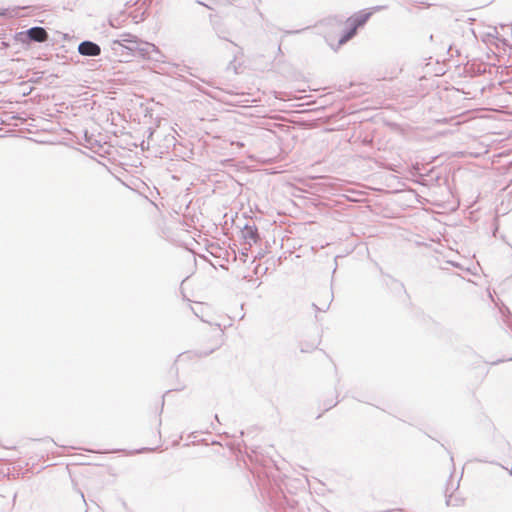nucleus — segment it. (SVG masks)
I'll list each match as a JSON object with an SVG mask.
<instances>
[{"label":"nucleus","mask_w":512,"mask_h":512,"mask_svg":"<svg viewBox=\"0 0 512 512\" xmlns=\"http://www.w3.org/2000/svg\"><path fill=\"white\" fill-rule=\"evenodd\" d=\"M26 35L33 42H44L48 38V33L43 27H32L26 31Z\"/></svg>","instance_id":"4"},{"label":"nucleus","mask_w":512,"mask_h":512,"mask_svg":"<svg viewBox=\"0 0 512 512\" xmlns=\"http://www.w3.org/2000/svg\"><path fill=\"white\" fill-rule=\"evenodd\" d=\"M139 40L135 35L123 33L119 38L112 40L111 49L121 57H130L134 54V48H137Z\"/></svg>","instance_id":"1"},{"label":"nucleus","mask_w":512,"mask_h":512,"mask_svg":"<svg viewBox=\"0 0 512 512\" xmlns=\"http://www.w3.org/2000/svg\"><path fill=\"white\" fill-rule=\"evenodd\" d=\"M450 459H451V462L453 463L454 457L452 455L450 456Z\"/></svg>","instance_id":"15"},{"label":"nucleus","mask_w":512,"mask_h":512,"mask_svg":"<svg viewBox=\"0 0 512 512\" xmlns=\"http://www.w3.org/2000/svg\"><path fill=\"white\" fill-rule=\"evenodd\" d=\"M459 481L454 482L452 476L450 477L449 481L446 484L445 487V498H446V505L447 506H457L459 504V500L457 498H454V492L458 490L459 488Z\"/></svg>","instance_id":"3"},{"label":"nucleus","mask_w":512,"mask_h":512,"mask_svg":"<svg viewBox=\"0 0 512 512\" xmlns=\"http://www.w3.org/2000/svg\"><path fill=\"white\" fill-rule=\"evenodd\" d=\"M330 397L323 400L322 406L324 407L325 411L330 410L338 403V391L335 387L331 389L329 392Z\"/></svg>","instance_id":"8"},{"label":"nucleus","mask_w":512,"mask_h":512,"mask_svg":"<svg viewBox=\"0 0 512 512\" xmlns=\"http://www.w3.org/2000/svg\"><path fill=\"white\" fill-rule=\"evenodd\" d=\"M163 57H164V55L162 54V52L159 50V48L157 46H155V50L153 52H151L148 60L159 62V61H162Z\"/></svg>","instance_id":"10"},{"label":"nucleus","mask_w":512,"mask_h":512,"mask_svg":"<svg viewBox=\"0 0 512 512\" xmlns=\"http://www.w3.org/2000/svg\"><path fill=\"white\" fill-rule=\"evenodd\" d=\"M242 238L248 243L250 246L252 244H256L259 240V233L256 226L245 225L242 230Z\"/></svg>","instance_id":"5"},{"label":"nucleus","mask_w":512,"mask_h":512,"mask_svg":"<svg viewBox=\"0 0 512 512\" xmlns=\"http://www.w3.org/2000/svg\"><path fill=\"white\" fill-rule=\"evenodd\" d=\"M356 32H357L356 26H353L351 23H349V28L339 38L337 45L334 46L333 44H330L331 48H333L334 50H337L338 48H340V46H342L343 44L348 42L350 39H352L356 35Z\"/></svg>","instance_id":"7"},{"label":"nucleus","mask_w":512,"mask_h":512,"mask_svg":"<svg viewBox=\"0 0 512 512\" xmlns=\"http://www.w3.org/2000/svg\"><path fill=\"white\" fill-rule=\"evenodd\" d=\"M333 299V293L332 292H329L328 293V303L325 307H318L316 304H313V307L317 310V311H326L329 306H330V303Z\"/></svg>","instance_id":"11"},{"label":"nucleus","mask_w":512,"mask_h":512,"mask_svg":"<svg viewBox=\"0 0 512 512\" xmlns=\"http://www.w3.org/2000/svg\"><path fill=\"white\" fill-rule=\"evenodd\" d=\"M78 52L82 56L95 57L101 54V48L97 43L85 40L78 45Z\"/></svg>","instance_id":"2"},{"label":"nucleus","mask_w":512,"mask_h":512,"mask_svg":"<svg viewBox=\"0 0 512 512\" xmlns=\"http://www.w3.org/2000/svg\"><path fill=\"white\" fill-rule=\"evenodd\" d=\"M137 48H134V53H137L140 57L148 59L151 52L155 50V45L149 42L139 40Z\"/></svg>","instance_id":"6"},{"label":"nucleus","mask_w":512,"mask_h":512,"mask_svg":"<svg viewBox=\"0 0 512 512\" xmlns=\"http://www.w3.org/2000/svg\"><path fill=\"white\" fill-rule=\"evenodd\" d=\"M356 399L360 402L369 403V399L367 397H363V398L356 397Z\"/></svg>","instance_id":"12"},{"label":"nucleus","mask_w":512,"mask_h":512,"mask_svg":"<svg viewBox=\"0 0 512 512\" xmlns=\"http://www.w3.org/2000/svg\"><path fill=\"white\" fill-rule=\"evenodd\" d=\"M302 30H296L293 33H300Z\"/></svg>","instance_id":"16"},{"label":"nucleus","mask_w":512,"mask_h":512,"mask_svg":"<svg viewBox=\"0 0 512 512\" xmlns=\"http://www.w3.org/2000/svg\"><path fill=\"white\" fill-rule=\"evenodd\" d=\"M371 13H362L359 15H356L355 17L349 18L348 23H351L353 26H356L358 29L359 27L363 26L368 19L370 18Z\"/></svg>","instance_id":"9"},{"label":"nucleus","mask_w":512,"mask_h":512,"mask_svg":"<svg viewBox=\"0 0 512 512\" xmlns=\"http://www.w3.org/2000/svg\"><path fill=\"white\" fill-rule=\"evenodd\" d=\"M509 474L512 476V468L511 469H507Z\"/></svg>","instance_id":"14"},{"label":"nucleus","mask_w":512,"mask_h":512,"mask_svg":"<svg viewBox=\"0 0 512 512\" xmlns=\"http://www.w3.org/2000/svg\"><path fill=\"white\" fill-rule=\"evenodd\" d=\"M232 145H237L238 147H243L244 146V143L242 142H239V141H236V142H231Z\"/></svg>","instance_id":"13"}]
</instances>
